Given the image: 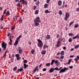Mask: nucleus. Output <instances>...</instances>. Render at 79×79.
Returning <instances> with one entry per match:
<instances>
[{"mask_svg": "<svg viewBox=\"0 0 79 79\" xmlns=\"http://www.w3.org/2000/svg\"><path fill=\"white\" fill-rule=\"evenodd\" d=\"M50 63H48L47 64H46V66H49V65H50Z\"/></svg>", "mask_w": 79, "mask_h": 79, "instance_id": "nucleus-43", "label": "nucleus"}, {"mask_svg": "<svg viewBox=\"0 0 79 79\" xmlns=\"http://www.w3.org/2000/svg\"><path fill=\"white\" fill-rule=\"evenodd\" d=\"M58 60H56V61H55L54 62L56 64L58 62Z\"/></svg>", "mask_w": 79, "mask_h": 79, "instance_id": "nucleus-61", "label": "nucleus"}, {"mask_svg": "<svg viewBox=\"0 0 79 79\" xmlns=\"http://www.w3.org/2000/svg\"><path fill=\"white\" fill-rule=\"evenodd\" d=\"M78 26H79V25L78 24H76L75 25V28H77V27H78Z\"/></svg>", "mask_w": 79, "mask_h": 79, "instance_id": "nucleus-36", "label": "nucleus"}, {"mask_svg": "<svg viewBox=\"0 0 79 79\" xmlns=\"http://www.w3.org/2000/svg\"><path fill=\"white\" fill-rule=\"evenodd\" d=\"M19 21L20 23H22L23 22V20H22V18L21 17L20 18Z\"/></svg>", "mask_w": 79, "mask_h": 79, "instance_id": "nucleus-22", "label": "nucleus"}, {"mask_svg": "<svg viewBox=\"0 0 79 79\" xmlns=\"http://www.w3.org/2000/svg\"><path fill=\"white\" fill-rule=\"evenodd\" d=\"M69 36H73V33H69Z\"/></svg>", "mask_w": 79, "mask_h": 79, "instance_id": "nucleus-48", "label": "nucleus"}, {"mask_svg": "<svg viewBox=\"0 0 79 79\" xmlns=\"http://www.w3.org/2000/svg\"><path fill=\"white\" fill-rule=\"evenodd\" d=\"M23 71V68H22L21 67V68L20 69H18V71H19L20 72H21Z\"/></svg>", "mask_w": 79, "mask_h": 79, "instance_id": "nucleus-19", "label": "nucleus"}, {"mask_svg": "<svg viewBox=\"0 0 79 79\" xmlns=\"http://www.w3.org/2000/svg\"><path fill=\"white\" fill-rule=\"evenodd\" d=\"M23 3L22 4H25V5H27V1H25L24 0H22Z\"/></svg>", "mask_w": 79, "mask_h": 79, "instance_id": "nucleus-12", "label": "nucleus"}, {"mask_svg": "<svg viewBox=\"0 0 79 79\" xmlns=\"http://www.w3.org/2000/svg\"><path fill=\"white\" fill-rule=\"evenodd\" d=\"M74 23V22H71L69 24V26H71Z\"/></svg>", "mask_w": 79, "mask_h": 79, "instance_id": "nucleus-35", "label": "nucleus"}, {"mask_svg": "<svg viewBox=\"0 0 79 79\" xmlns=\"http://www.w3.org/2000/svg\"><path fill=\"white\" fill-rule=\"evenodd\" d=\"M65 40V39L64 38H61V41H62L63 42H64Z\"/></svg>", "mask_w": 79, "mask_h": 79, "instance_id": "nucleus-34", "label": "nucleus"}, {"mask_svg": "<svg viewBox=\"0 0 79 79\" xmlns=\"http://www.w3.org/2000/svg\"><path fill=\"white\" fill-rule=\"evenodd\" d=\"M3 26H2V25L1 24L0 26V29H3Z\"/></svg>", "mask_w": 79, "mask_h": 79, "instance_id": "nucleus-45", "label": "nucleus"}, {"mask_svg": "<svg viewBox=\"0 0 79 79\" xmlns=\"http://www.w3.org/2000/svg\"><path fill=\"white\" fill-rule=\"evenodd\" d=\"M23 66H24V69H26V68H27V66L26 65V64H23Z\"/></svg>", "mask_w": 79, "mask_h": 79, "instance_id": "nucleus-38", "label": "nucleus"}, {"mask_svg": "<svg viewBox=\"0 0 79 79\" xmlns=\"http://www.w3.org/2000/svg\"><path fill=\"white\" fill-rule=\"evenodd\" d=\"M7 45V44H6V43H5V42H4V41H2V43L1 44V46L2 48H3V50H5V49L6 48Z\"/></svg>", "mask_w": 79, "mask_h": 79, "instance_id": "nucleus-1", "label": "nucleus"}, {"mask_svg": "<svg viewBox=\"0 0 79 79\" xmlns=\"http://www.w3.org/2000/svg\"><path fill=\"white\" fill-rule=\"evenodd\" d=\"M48 48V46L46 45V44L44 45L43 46V48Z\"/></svg>", "mask_w": 79, "mask_h": 79, "instance_id": "nucleus-32", "label": "nucleus"}, {"mask_svg": "<svg viewBox=\"0 0 79 79\" xmlns=\"http://www.w3.org/2000/svg\"><path fill=\"white\" fill-rule=\"evenodd\" d=\"M61 4H62V2L61 1H58V5L59 6H61Z\"/></svg>", "mask_w": 79, "mask_h": 79, "instance_id": "nucleus-16", "label": "nucleus"}, {"mask_svg": "<svg viewBox=\"0 0 79 79\" xmlns=\"http://www.w3.org/2000/svg\"><path fill=\"white\" fill-rule=\"evenodd\" d=\"M69 68L70 69H73V66H69Z\"/></svg>", "mask_w": 79, "mask_h": 79, "instance_id": "nucleus-50", "label": "nucleus"}, {"mask_svg": "<svg viewBox=\"0 0 79 79\" xmlns=\"http://www.w3.org/2000/svg\"><path fill=\"white\" fill-rule=\"evenodd\" d=\"M9 45H12V41H10L9 43Z\"/></svg>", "mask_w": 79, "mask_h": 79, "instance_id": "nucleus-51", "label": "nucleus"}, {"mask_svg": "<svg viewBox=\"0 0 79 79\" xmlns=\"http://www.w3.org/2000/svg\"><path fill=\"white\" fill-rule=\"evenodd\" d=\"M37 46L40 48H41V47H43V43H38Z\"/></svg>", "mask_w": 79, "mask_h": 79, "instance_id": "nucleus-7", "label": "nucleus"}, {"mask_svg": "<svg viewBox=\"0 0 79 79\" xmlns=\"http://www.w3.org/2000/svg\"><path fill=\"white\" fill-rule=\"evenodd\" d=\"M64 68L65 69V71H66V70H68V68H66V67H64Z\"/></svg>", "mask_w": 79, "mask_h": 79, "instance_id": "nucleus-54", "label": "nucleus"}, {"mask_svg": "<svg viewBox=\"0 0 79 79\" xmlns=\"http://www.w3.org/2000/svg\"><path fill=\"white\" fill-rule=\"evenodd\" d=\"M51 37L50 35H47L46 36V39L48 40H49L50 39Z\"/></svg>", "mask_w": 79, "mask_h": 79, "instance_id": "nucleus-14", "label": "nucleus"}, {"mask_svg": "<svg viewBox=\"0 0 79 79\" xmlns=\"http://www.w3.org/2000/svg\"><path fill=\"white\" fill-rule=\"evenodd\" d=\"M62 68L61 67H60V68L59 69H58V68H57V69L56 70H57V71H60V69H61Z\"/></svg>", "mask_w": 79, "mask_h": 79, "instance_id": "nucleus-47", "label": "nucleus"}, {"mask_svg": "<svg viewBox=\"0 0 79 79\" xmlns=\"http://www.w3.org/2000/svg\"><path fill=\"white\" fill-rule=\"evenodd\" d=\"M79 45H77L74 47V48H79Z\"/></svg>", "mask_w": 79, "mask_h": 79, "instance_id": "nucleus-41", "label": "nucleus"}, {"mask_svg": "<svg viewBox=\"0 0 79 79\" xmlns=\"http://www.w3.org/2000/svg\"><path fill=\"white\" fill-rule=\"evenodd\" d=\"M59 64H60V63L58 62L56 64V65L58 66H59Z\"/></svg>", "mask_w": 79, "mask_h": 79, "instance_id": "nucleus-52", "label": "nucleus"}, {"mask_svg": "<svg viewBox=\"0 0 79 79\" xmlns=\"http://www.w3.org/2000/svg\"><path fill=\"white\" fill-rule=\"evenodd\" d=\"M36 8H37V6H34L33 7L34 10H36Z\"/></svg>", "mask_w": 79, "mask_h": 79, "instance_id": "nucleus-33", "label": "nucleus"}, {"mask_svg": "<svg viewBox=\"0 0 79 79\" xmlns=\"http://www.w3.org/2000/svg\"><path fill=\"white\" fill-rule=\"evenodd\" d=\"M34 21H36V22H38V23H40V18L39 17H37L35 19V20H34Z\"/></svg>", "mask_w": 79, "mask_h": 79, "instance_id": "nucleus-5", "label": "nucleus"}, {"mask_svg": "<svg viewBox=\"0 0 79 79\" xmlns=\"http://www.w3.org/2000/svg\"><path fill=\"white\" fill-rule=\"evenodd\" d=\"M75 61H77L78 60H79V55H78L77 56V58H75L74 60Z\"/></svg>", "mask_w": 79, "mask_h": 79, "instance_id": "nucleus-11", "label": "nucleus"}, {"mask_svg": "<svg viewBox=\"0 0 79 79\" xmlns=\"http://www.w3.org/2000/svg\"><path fill=\"white\" fill-rule=\"evenodd\" d=\"M31 53L32 54H34V49H32L31 51Z\"/></svg>", "mask_w": 79, "mask_h": 79, "instance_id": "nucleus-39", "label": "nucleus"}, {"mask_svg": "<svg viewBox=\"0 0 79 79\" xmlns=\"http://www.w3.org/2000/svg\"><path fill=\"white\" fill-rule=\"evenodd\" d=\"M11 35V34H10V32H8V33L7 34V36H9V35Z\"/></svg>", "mask_w": 79, "mask_h": 79, "instance_id": "nucleus-58", "label": "nucleus"}, {"mask_svg": "<svg viewBox=\"0 0 79 79\" xmlns=\"http://www.w3.org/2000/svg\"><path fill=\"white\" fill-rule=\"evenodd\" d=\"M39 13V10H36L35 11V15H38Z\"/></svg>", "mask_w": 79, "mask_h": 79, "instance_id": "nucleus-25", "label": "nucleus"}, {"mask_svg": "<svg viewBox=\"0 0 79 79\" xmlns=\"http://www.w3.org/2000/svg\"><path fill=\"white\" fill-rule=\"evenodd\" d=\"M50 1V0H47L46 2L47 3H49Z\"/></svg>", "mask_w": 79, "mask_h": 79, "instance_id": "nucleus-53", "label": "nucleus"}, {"mask_svg": "<svg viewBox=\"0 0 79 79\" xmlns=\"http://www.w3.org/2000/svg\"><path fill=\"white\" fill-rule=\"evenodd\" d=\"M19 42V41L17 40H16L14 44L15 46H16V45H18V44Z\"/></svg>", "mask_w": 79, "mask_h": 79, "instance_id": "nucleus-10", "label": "nucleus"}, {"mask_svg": "<svg viewBox=\"0 0 79 79\" xmlns=\"http://www.w3.org/2000/svg\"><path fill=\"white\" fill-rule=\"evenodd\" d=\"M45 13H46V14H47V13H51V11H48V10H47L45 11Z\"/></svg>", "mask_w": 79, "mask_h": 79, "instance_id": "nucleus-18", "label": "nucleus"}, {"mask_svg": "<svg viewBox=\"0 0 79 79\" xmlns=\"http://www.w3.org/2000/svg\"><path fill=\"white\" fill-rule=\"evenodd\" d=\"M64 58V56H62L60 57V59H63Z\"/></svg>", "mask_w": 79, "mask_h": 79, "instance_id": "nucleus-57", "label": "nucleus"}, {"mask_svg": "<svg viewBox=\"0 0 79 79\" xmlns=\"http://www.w3.org/2000/svg\"><path fill=\"white\" fill-rule=\"evenodd\" d=\"M36 71H39V69H38V66H37L35 67L34 69L33 70V73H35Z\"/></svg>", "mask_w": 79, "mask_h": 79, "instance_id": "nucleus-6", "label": "nucleus"}, {"mask_svg": "<svg viewBox=\"0 0 79 79\" xmlns=\"http://www.w3.org/2000/svg\"><path fill=\"white\" fill-rule=\"evenodd\" d=\"M64 54V52L63 51H62L60 53V54H61V55H63Z\"/></svg>", "mask_w": 79, "mask_h": 79, "instance_id": "nucleus-26", "label": "nucleus"}, {"mask_svg": "<svg viewBox=\"0 0 79 79\" xmlns=\"http://www.w3.org/2000/svg\"><path fill=\"white\" fill-rule=\"evenodd\" d=\"M11 61V62H13V61H13V58H12L11 59H10Z\"/></svg>", "mask_w": 79, "mask_h": 79, "instance_id": "nucleus-56", "label": "nucleus"}, {"mask_svg": "<svg viewBox=\"0 0 79 79\" xmlns=\"http://www.w3.org/2000/svg\"><path fill=\"white\" fill-rule=\"evenodd\" d=\"M35 4L36 5H39V1H38L36 2Z\"/></svg>", "mask_w": 79, "mask_h": 79, "instance_id": "nucleus-40", "label": "nucleus"}, {"mask_svg": "<svg viewBox=\"0 0 79 79\" xmlns=\"http://www.w3.org/2000/svg\"><path fill=\"white\" fill-rule=\"evenodd\" d=\"M17 16H14L13 17L14 20L15 21H16V20H17Z\"/></svg>", "mask_w": 79, "mask_h": 79, "instance_id": "nucleus-23", "label": "nucleus"}, {"mask_svg": "<svg viewBox=\"0 0 79 79\" xmlns=\"http://www.w3.org/2000/svg\"><path fill=\"white\" fill-rule=\"evenodd\" d=\"M15 27H13V26H12V28H11V30H13L14 29H15Z\"/></svg>", "mask_w": 79, "mask_h": 79, "instance_id": "nucleus-62", "label": "nucleus"}, {"mask_svg": "<svg viewBox=\"0 0 79 79\" xmlns=\"http://www.w3.org/2000/svg\"><path fill=\"white\" fill-rule=\"evenodd\" d=\"M76 38H77V39H79V36L78 35H76V36L73 37V39H76Z\"/></svg>", "mask_w": 79, "mask_h": 79, "instance_id": "nucleus-15", "label": "nucleus"}, {"mask_svg": "<svg viewBox=\"0 0 79 79\" xmlns=\"http://www.w3.org/2000/svg\"><path fill=\"white\" fill-rule=\"evenodd\" d=\"M58 69V67L55 68H51V69L49 70V73H53V72L55 71V70H56Z\"/></svg>", "mask_w": 79, "mask_h": 79, "instance_id": "nucleus-2", "label": "nucleus"}, {"mask_svg": "<svg viewBox=\"0 0 79 79\" xmlns=\"http://www.w3.org/2000/svg\"><path fill=\"white\" fill-rule=\"evenodd\" d=\"M65 16L68 17V18H69V14L68 12L66 13H65Z\"/></svg>", "mask_w": 79, "mask_h": 79, "instance_id": "nucleus-21", "label": "nucleus"}, {"mask_svg": "<svg viewBox=\"0 0 79 79\" xmlns=\"http://www.w3.org/2000/svg\"><path fill=\"white\" fill-rule=\"evenodd\" d=\"M77 11L79 12V8H77Z\"/></svg>", "mask_w": 79, "mask_h": 79, "instance_id": "nucleus-64", "label": "nucleus"}, {"mask_svg": "<svg viewBox=\"0 0 79 79\" xmlns=\"http://www.w3.org/2000/svg\"><path fill=\"white\" fill-rule=\"evenodd\" d=\"M61 43H60V41H58L57 42L56 44V47H59L60 46V44Z\"/></svg>", "mask_w": 79, "mask_h": 79, "instance_id": "nucleus-8", "label": "nucleus"}, {"mask_svg": "<svg viewBox=\"0 0 79 79\" xmlns=\"http://www.w3.org/2000/svg\"><path fill=\"white\" fill-rule=\"evenodd\" d=\"M72 61V59H69V60L68 61H69V62L71 63V62Z\"/></svg>", "mask_w": 79, "mask_h": 79, "instance_id": "nucleus-59", "label": "nucleus"}, {"mask_svg": "<svg viewBox=\"0 0 79 79\" xmlns=\"http://www.w3.org/2000/svg\"><path fill=\"white\" fill-rule=\"evenodd\" d=\"M18 48L19 49L17 51H19V54H21L22 53V52L23 51V50L21 49V48L20 47H19Z\"/></svg>", "mask_w": 79, "mask_h": 79, "instance_id": "nucleus-4", "label": "nucleus"}, {"mask_svg": "<svg viewBox=\"0 0 79 79\" xmlns=\"http://www.w3.org/2000/svg\"><path fill=\"white\" fill-rule=\"evenodd\" d=\"M34 22L35 23V26H38L39 25V22H37V21H35V22L34 21Z\"/></svg>", "mask_w": 79, "mask_h": 79, "instance_id": "nucleus-13", "label": "nucleus"}, {"mask_svg": "<svg viewBox=\"0 0 79 79\" xmlns=\"http://www.w3.org/2000/svg\"><path fill=\"white\" fill-rule=\"evenodd\" d=\"M65 69H64V68L63 69H60V71L59 72V73H64L65 72Z\"/></svg>", "mask_w": 79, "mask_h": 79, "instance_id": "nucleus-9", "label": "nucleus"}, {"mask_svg": "<svg viewBox=\"0 0 79 79\" xmlns=\"http://www.w3.org/2000/svg\"><path fill=\"white\" fill-rule=\"evenodd\" d=\"M16 69H17V67L16 66L14 68L13 71H16Z\"/></svg>", "mask_w": 79, "mask_h": 79, "instance_id": "nucleus-27", "label": "nucleus"}, {"mask_svg": "<svg viewBox=\"0 0 79 79\" xmlns=\"http://www.w3.org/2000/svg\"><path fill=\"white\" fill-rule=\"evenodd\" d=\"M23 63H27V61L26 60H25L23 61Z\"/></svg>", "mask_w": 79, "mask_h": 79, "instance_id": "nucleus-44", "label": "nucleus"}, {"mask_svg": "<svg viewBox=\"0 0 79 79\" xmlns=\"http://www.w3.org/2000/svg\"><path fill=\"white\" fill-rule=\"evenodd\" d=\"M0 20H1V21H4V19H3V15H2L1 18L0 19Z\"/></svg>", "mask_w": 79, "mask_h": 79, "instance_id": "nucleus-29", "label": "nucleus"}, {"mask_svg": "<svg viewBox=\"0 0 79 79\" xmlns=\"http://www.w3.org/2000/svg\"><path fill=\"white\" fill-rule=\"evenodd\" d=\"M20 56V55L19 54H16L15 55V56L16 57V59L17 61H18L20 60V59L21 58V57H20L19 56Z\"/></svg>", "mask_w": 79, "mask_h": 79, "instance_id": "nucleus-3", "label": "nucleus"}, {"mask_svg": "<svg viewBox=\"0 0 79 79\" xmlns=\"http://www.w3.org/2000/svg\"><path fill=\"white\" fill-rule=\"evenodd\" d=\"M59 14L60 15H61L62 14H63V13H62V11H61V10H60V11L59 12Z\"/></svg>", "mask_w": 79, "mask_h": 79, "instance_id": "nucleus-30", "label": "nucleus"}, {"mask_svg": "<svg viewBox=\"0 0 79 79\" xmlns=\"http://www.w3.org/2000/svg\"><path fill=\"white\" fill-rule=\"evenodd\" d=\"M16 6H20V3H19V2L18 3V4L16 5Z\"/></svg>", "mask_w": 79, "mask_h": 79, "instance_id": "nucleus-49", "label": "nucleus"}, {"mask_svg": "<svg viewBox=\"0 0 79 79\" xmlns=\"http://www.w3.org/2000/svg\"><path fill=\"white\" fill-rule=\"evenodd\" d=\"M37 41L38 42V43H43L42 42V41L41 40H40V39L38 40Z\"/></svg>", "mask_w": 79, "mask_h": 79, "instance_id": "nucleus-28", "label": "nucleus"}, {"mask_svg": "<svg viewBox=\"0 0 79 79\" xmlns=\"http://www.w3.org/2000/svg\"><path fill=\"white\" fill-rule=\"evenodd\" d=\"M55 58H57L58 59H60V57H59V56L57 57V56H56Z\"/></svg>", "mask_w": 79, "mask_h": 79, "instance_id": "nucleus-63", "label": "nucleus"}, {"mask_svg": "<svg viewBox=\"0 0 79 79\" xmlns=\"http://www.w3.org/2000/svg\"><path fill=\"white\" fill-rule=\"evenodd\" d=\"M48 4H45L44 6V8H48Z\"/></svg>", "mask_w": 79, "mask_h": 79, "instance_id": "nucleus-24", "label": "nucleus"}, {"mask_svg": "<svg viewBox=\"0 0 79 79\" xmlns=\"http://www.w3.org/2000/svg\"><path fill=\"white\" fill-rule=\"evenodd\" d=\"M22 37V35H20L17 38V40H18L20 39H21V38Z\"/></svg>", "mask_w": 79, "mask_h": 79, "instance_id": "nucleus-31", "label": "nucleus"}, {"mask_svg": "<svg viewBox=\"0 0 79 79\" xmlns=\"http://www.w3.org/2000/svg\"><path fill=\"white\" fill-rule=\"evenodd\" d=\"M6 15H7V16H9V15H10V11L8 10L7 11V12H6Z\"/></svg>", "mask_w": 79, "mask_h": 79, "instance_id": "nucleus-20", "label": "nucleus"}, {"mask_svg": "<svg viewBox=\"0 0 79 79\" xmlns=\"http://www.w3.org/2000/svg\"><path fill=\"white\" fill-rule=\"evenodd\" d=\"M6 9H5L3 11V14L5 15V14L6 13Z\"/></svg>", "mask_w": 79, "mask_h": 79, "instance_id": "nucleus-42", "label": "nucleus"}, {"mask_svg": "<svg viewBox=\"0 0 79 79\" xmlns=\"http://www.w3.org/2000/svg\"><path fill=\"white\" fill-rule=\"evenodd\" d=\"M69 42H72V39H71V38L69 39Z\"/></svg>", "mask_w": 79, "mask_h": 79, "instance_id": "nucleus-46", "label": "nucleus"}, {"mask_svg": "<svg viewBox=\"0 0 79 79\" xmlns=\"http://www.w3.org/2000/svg\"><path fill=\"white\" fill-rule=\"evenodd\" d=\"M41 53L42 55H45L46 53V51L44 50L42 51Z\"/></svg>", "mask_w": 79, "mask_h": 79, "instance_id": "nucleus-17", "label": "nucleus"}, {"mask_svg": "<svg viewBox=\"0 0 79 79\" xmlns=\"http://www.w3.org/2000/svg\"><path fill=\"white\" fill-rule=\"evenodd\" d=\"M46 70H47V69H46L45 68H44L43 69V71H46Z\"/></svg>", "mask_w": 79, "mask_h": 79, "instance_id": "nucleus-55", "label": "nucleus"}, {"mask_svg": "<svg viewBox=\"0 0 79 79\" xmlns=\"http://www.w3.org/2000/svg\"><path fill=\"white\" fill-rule=\"evenodd\" d=\"M68 17L66 16L64 18V21H67V19H68Z\"/></svg>", "mask_w": 79, "mask_h": 79, "instance_id": "nucleus-37", "label": "nucleus"}, {"mask_svg": "<svg viewBox=\"0 0 79 79\" xmlns=\"http://www.w3.org/2000/svg\"><path fill=\"white\" fill-rule=\"evenodd\" d=\"M9 39L10 40V42H12L13 40H12L11 39V37H9Z\"/></svg>", "mask_w": 79, "mask_h": 79, "instance_id": "nucleus-60", "label": "nucleus"}]
</instances>
